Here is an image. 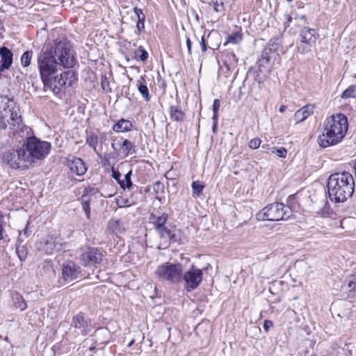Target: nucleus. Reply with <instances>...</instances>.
<instances>
[{
    "label": "nucleus",
    "mask_w": 356,
    "mask_h": 356,
    "mask_svg": "<svg viewBox=\"0 0 356 356\" xmlns=\"http://www.w3.org/2000/svg\"><path fill=\"white\" fill-rule=\"evenodd\" d=\"M9 126V136L19 138L23 141L21 147L10 149L2 155L3 163L13 169L26 170L38 161L44 159L49 153L51 145L34 136L31 129L23 122L19 106L14 99L8 95L0 96V130Z\"/></svg>",
    "instance_id": "obj_1"
},
{
    "label": "nucleus",
    "mask_w": 356,
    "mask_h": 356,
    "mask_svg": "<svg viewBox=\"0 0 356 356\" xmlns=\"http://www.w3.org/2000/svg\"><path fill=\"white\" fill-rule=\"evenodd\" d=\"M38 68L44 88H52L59 66L72 68L76 59L71 43L64 37L49 42L37 57Z\"/></svg>",
    "instance_id": "obj_2"
},
{
    "label": "nucleus",
    "mask_w": 356,
    "mask_h": 356,
    "mask_svg": "<svg viewBox=\"0 0 356 356\" xmlns=\"http://www.w3.org/2000/svg\"><path fill=\"white\" fill-rule=\"evenodd\" d=\"M328 196L332 202H343L352 197L355 191L353 175L346 171L331 174L327 181Z\"/></svg>",
    "instance_id": "obj_3"
},
{
    "label": "nucleus",
    "mask_w": 356,
    "mask_h": 356,
    "mask_svg": "<svg viewBox=\"0 0 356 356\" xmlns=\"http://www.w3.org/2000/svg\"><path fill=\"white\" fill-rule=\"evenodd\" d=\"M348 128V119L344 114L337 113L327 118L323 131L318 138L319 145L325 148L338 144L344 138Z\"/></svg>",
    "instance_id": "obj_4"
},
{
    "label": "nucleus",
    "mask_w": 356,
    "mask_h": 356,
    "mask_svg": "<svg viewBox=\"0 0 356 356\" xmlns=\"http://www.w3.org/2000/svg\"><path fill=\"white\" fill-rule=\"evenodd\" d=\"M292 215L289 206L280 202H275L266 206L257 213L258 219L262 220H286Z\"/></svg>",
    "instance_id": "obj_5"
},
{
    "label": "nucleus",
    "mask_w": 356,
    "mask_h": 356,
    "mask_svg": "<svg viewBox=\"0 0 356 356\" xmlns=\"http://www.w3.org/2000/svg\"><path fill=\"white\" fill-rule=\"evenodd\" d=\"M168 218V214L165 213L159 215L152 214L149 218V222L153 224L160 238L163 240L165 244H170L177 242L178 236L165 226Z\"/></svg>",
    "instance_id": "obj_6"
},
{
    "label": "nucleus",
    "mask_w": 356,
    "mask_h": 356,
    "mask_svg": "<svg viewBox=\"0 0 356 356\" xmlns=\"http://www.w3.org/2000/svg\"><path fill=\"white\" fill-rule=\"evenodd\" d=\"M182 271V264L179 263H165L158 266L155 273L162 280H165L172 284H179L181 282Z\"/></svg>",
    "instance_id": "obj_7"
},
{
    "label": "nucleus",
    "mask_w": 356,
    "mask_h": 356,
    "mask_svg": "<svg viewBox=\"0 0 356 356\" xmlns=\"http://www.w3.org/2000/svg\"><path fill=\"white\" fill-rule=\"evenodd\" d=\"M78 258L84 266H97L102 261L103 255L97 248L82 247L77 250Z\"/></svg>",
    "instance_id": "obj_8"
},
{
    "label": "nucleus",
    "mask_w": 356,
    "mask_h": 356,
    "mask_svg": "<svg viewBox=\"0 0 356 356\" xmlns=\"http://www.w3.org/2000/svg\"><path fill=\"white\" fill-rule=\"evenodd\" d=\"M203 272L202 270L192 266L184 273L182 272L181 282L187 291L196 289L202 281Z\"/></svg>",
    "instance_id": "obj_9"
},
{
    "label": "nucleus",
    "mask_w": 356,
    "mask_h": 356,
    "mask_svg": "<svg viewBox=\"0 0 356 356\" xmlns=\"http://www.w3.org/2000/svg\"><path fill=\"white\" fill-rule=\"evenodd\" d=\"M53 79H55L52 88H50L54 92L57 89L60 90L63 86H70L76 81V76L72 70H68L60 73V75L54 76Z\"/></svg>",
    "instance_id": "obj_10"
},
{
    "label": "nucleus",
    "mask_w": 356,
    "mask_h": 356,
    "mask_svg": "<svg viewBox=\"0 0 356 356\" xmlns=\"http://www.w3.org/2000/svg\"><path fill=\"white\" fill-rule=\"evenodd\" d=\"M61 278L66 282H70L79 278V267L73 261L64 262L61 266Z\"/></svg>",
    "instance_id": "obj_11"
},
{
    "label": "nucleus",
    "mask_w": 356,
    "mask_h": 356,
    "mask_svg": "<svg viewBox=\"0 0 356 356\" xmlns=\"http://www.w3.org/2000/svg\"><path fill=\"white\" fill-rule=\"evenodd\" d=\"M72 326L78 335L85 336L92 330V325L89 319L86 318L81 313L73 318Z\"/></svg>",
    "instance_id": "obj_12"
},
{
    "label": "nucleus",
    "mask_w": 356,
    "mask_h": 356,
    "mask_svg": "<svg viewBox=\"0 0 356 356\" xmlns=\"http://www.w3.org/2000/svg\"><path fill=\"white\" fill-rule=\"evenodd\" d=\"M62 246V243L58 238L50 236L40 242V249L46 254H51L54 251H60Z\"/></svg>",
    "instance_id": "obj_13"
},
{
    "label": "nucleus",
    "mask_w": 356,
    "mask_h": 356,
    "mask_svg": "<svg viewBox=\"0 0 356 356\" xmlns=\"http://www.w3.org/2000/svg\"><path fill=\"white\" fill-rule=\"evenodd\" d=\"M67 165L72 172L79 176L84 175L87 170L84 161L75 156L67 159Z\"/></svg>",
    "instance_id": "obj_14"
},
{
    "label": "nucleus",
    "mask_w": 356,
    "mask_h": 356,
    "mask_svg": "<svg viewBox=\"0 0 356 356\" xmlns=\"http://www.w3.org/2000/svg\"><path fill=\"white\" fill-rule=\"evenodd\" d=\"M1 68L8 70L13 63V54L6 47L0 48Z\"/></svg>",
    "instance_id": "obj_15"
},
{
    "label": "nucleus",
    "mask_w": 356,
    "mask_h": 356,
    "mask_svg": "<svg viewBox=\"0 0 356 356\" xmlns=\"http://www.w3.org/2000/svg\"><path fill=\"white\" fill-rule=\"evenodd\" d=\"M314 33V29L304 28L300 33L301 42L307 44L309 47L313 46L316 40Z\"/></svg>",
    "instance_id": "obj_16"
},
{
    "label": "nucleus",
    "mask_w": 356,
    "mask_h": 356,
    "mask_svg": "<svg viewBox=\"0 0 356 356\" xmlns=\"http://www.w3.org/2000/svg\"><path fill=\"white\" fill-rule=\"evenodd\" d=\"M314 108V106L311 104H308L302 107L295 113L294 120L296 122H303L313 113Z\"/></svg>",
    "instance_id": "obj_17"
},
{
    "label": "nucleus",
    "mask_w": 356,
    "mask_h": 356,
    "mask_svg": "<svg viewBox=\"0 0 356 356\" xmlns=\"http://www.w3.org/2000/svg\"><path fill=\"white\" fill-rule=\"evenodd\" d=\"M136 86L138 92L146 102H149L151 99L149 89L147 86V83L145 77L141 76L136 81Z\"/></svg>",
    "instance_id": "obj_18"
},
{
    "label": "nucleus",
    "mask_w": 356,
    "mask_h": 356,
    "mask_svg": "<svg viewBox=\"0 0 356 356\" xmlns=\"http://www.w3.org/2000/svg\"><path fill=\"white\" fill-rule=\"evenodd\" d=\"M118 145L122 148L125 156L136 153L134 144L127 139L120 138L118 141Z\"/></svg>",
    "instance_id": "obj_19"
},
{
    "label": "nucleus",
    "mask_w": 356,
    "mask_h": 356,
    "mask_svg": "<svg viewBox=\"0 0 356 356\" xmlns=\"http://www.w3.org/2000/svg\"><path fill=\"white\" fill-rule=\"evenodd\" d=\"M314 212L322 217H327L332 214V210L328 202L325 200H323L318 203Z\"/></svg>",
    "instance_id": "obj_20"
},
{
    "label": "nucleus",
    "mask_w": 356,
    "mask_h": 356,
    "mask_svg": "<svg viewBox=\"0 0 356 356\" xmlns=\"http://www.w3.org/2000/svg\"><path fill=\"white\" fill-rule=\"evenodd\" d=\"M132 122L128 120L121 119L113 126V130L115 132H126L132 129Z\"/></svg>",
    "instance_id": "obj_21"
},
{
    "label": "nucleus",
    "mask_w": 356,
    "mask_h": 356,
    "mask_svg": "<svg viewBox=\"0 0 356 356\" xmlns=\"http://www.w3.org/2000/svg\"><path fill=\"white\" fill-rule=\"evenodd\" d=\"M170 115L171 120L176 122H182L184 119L185 113L179 106L172 105L170 107Z\"/></svg>",
    "instance_id": "obj_22"
},
{
    "label": "nucleus",
    "mask_w": 356,
    "mask_h": 356,
    "mask_svg": "<svg viewBox=\"0 0 356 356\" xmlns=\"http://www.w3.org/2000/svg\"><path fill=\"white\" fill-rule=\"evenodd\" d=\"M108 228L115 234H122L124 231L123 223L120 220L113 218L108 221Z\"/></svg>",
    "instance_id": "obj_23"
},
{
    "label": "nucleus",
    "mask_w": 356,
    "mask_h": 356,
    "mask_svg": "<svg viewBox=\"0 0 356 356\" xmlns=\"http://www.w3.org/2000/svg\"><path fill=\"white\" fill-rule=\"evenodd\" d=\"M91 195L88 191H86L81 197V203L82 209L84 211L86 216L88 218L90 216V203L91 201Z\"/></svg>",
    "instance_id": "obj_24"
},
{
    "label": "nucleus",
    "mask_w": 356,
    "mask_h": 356,
    "mask_svg": "<svg viewBox=\"0 0 356 356\" xmlns=\"http://www.w3.org/2000/svg\"><path fill=\"white\" fill-rule=\"evenodd\" d=\"M132 175V171H129L125 175L124 178L123 179H121L118 181V184H120V187L123 189L125 188H131L133 186L132 181L131 179V177Z\"/></svg>",
    "instance_id": "obj_25"
},
{
    "label": "nucleus",
    "mask_w": 356,
    "mask_h": 356,
    "mask_svg": "<svg viewBox=\"0 0 356 356\" xmlns=\"http://www.w3.org/2000/svg\"><path fill=\"white\" fill-rule=\"evenodd\" d=\"M230 0H216L212 1V5L214 10L217 13H223L225 10V5L229 2Z\"/></svg>",
    "instance_id": "obj_26"
},
{
    "label": "nucleus",
    "mask_w": 356,
    "mask_h": 356,
    "mask_svg": "<svg viewBox=\"0 0 356 356\" xmlns=\"http://www.w3.org/2000/svg\"><path fill=\"white\" fill-rule=\"evenodd\" d=\"M33 53L31 50L26 51L21 56V64L24 67L31 65Z\"/></svg>",
    "instance_id": "obj_27"
},
{
    "label": "nucleus",
    "mask_w": 356,
    "mask_h": 356,
    "mask_svg": "<svg viewBox=\"0 0 356 356\" xmlns=\"http://www.w3.org/2000/svg\"><path fill=\"white\" fill-rule=\"evenodd\" d=\"M16 253L20 261H24L26 259L28 254V250L25 245L21 243L16 246Z\"/></svg>",
    "instance_id": "obj_28"
},
{
    "label": "nucleus",
    "mask_w": 356,
    "mask_h": 356,
    "mask_svg": "<svg viewBox=\"0 0 356 356\" xmlns=\"http://www.w3.org/2000/svg\"><path fill=\"white\" fill-rule=\"evenodd\" d=\"M135 58L141 61H145L148 58V53L143 46H140L134 52Z\"/></svg>",
    "instance_id": "obj_29"
},
{
    "label": "nucleus",
    "mask_w": 356,
    "mask_h": 356,
    "mask_svg": "<svg viewBox=\"0 0 356 356\" xmlns=\"http://www.w3.org/2000/svg\"><path fill=\"white\" fill-rule=\"evenodd\" d=\"M204 188V185L199 181H193L192 184L193 195L194 197L200 196L202 190Z\"/></svg>",
    "instance_id": "obj_30"
},
{
    "label": "nucleus",
    "mask_w": 356,
    "mask_h": 356,
    "mask_svg": "<svg viewBox=\"0 0 356 356\" xmlns=\"http://www.w3.org/2000/svg\"><path fill=\"white\" fill-rule=\"evenodd\" d=\"M241 39L242 35L239 32L232 33L227 36L225 44L227 43L237 44L241 40Z\"/></svg>",
    "instance_id": "obj_31"
},
{
    "label": "nucleus",
    "mask_w": 356,
    "mask_h": 356,
    "mask_svg": "<svg viewBox=\"0 0 356 356\" xmlns=\"http://www.w3.org/2000/svg\"><path fill=\"white\" fill-rule=\"evenodd\" d=\"M153 191L154 193L156 195V198L157 200H161V197L159 196V194L163 193L164 192V185L161 181H156L153 184Z\"/></svg>",
    "instance_id": "obj_32"
},
{
    "label": "nucleus",
    "mask_w": 356,
    "mask_h": 356,
    "mask_svg": "<svg viewBox=\"0 0 356 356\" xmlns=\"http://www.w3.org/2000/svg\"><path fill=\"white\" fill-rule=\"evenodd\" d=\"M356 87L350 86L348 89H346L341 95V98L347 99V98H355L356 97Z\"/></svg>",
    "instance_id": "obj_33"
},
{
    "label": "nucleus",
    "mask_w": 356,
    "mask_h": 356,
    "mask_svg": "<svg viewBox=\"0 0 356 356\" xmlns=\"http://www.w3.org/2000/svg\"><path fill=\"white\" fill-rule=\"evenodd\" d=\"M98 138L95 135H90L86 140V143L97 152V144Z\"/></svg>",
    "instance_id": "obj_34"
},
{
    "label": "nucleus",
    "mask_w": 356,
    "mask_h": 356,
    "mask_svg": "<svg viewBox=\"0 0 356 356\" xmlns=\"http://www.w3.org/2000/svg\"><path fill=\"white\" fill-rule=\"evenodd\" d=\"M136 203V201L130 200L129 199H122L117 202L118 207H127L135 204Z\"/></svg>",
    "instance_id": "obj_35"
},
{
    "label": "nucleus",
    "mask_w": 356,
    "mask_h": 356,
    "mask_svg": "<svg viewBox=\"0 0 356 356\" xmlns=\"http://www.w3.org/2000/svg\"><path fill=\"white\" fill-rule=\"evenodd\" d=\"M134 11L137 19V22H144L145 16L143 14L142 10L136 7L134 8Z\"/></svg>",
    "instance_id": "obj_36"
},
{
    "label": "nucleus",
    "mask_w": 356,
    "mask_h": 356,
    "mask_svg": "<svg viewBox=\"0 0 356 356\" xmlns=\"http://www.w3.org/2000/svg\"><path fill=\"white\" fill-rule=\"evenodd\" d=\"M220 99H214L213 104V117H214L215 119L218 118V112L220 108Z\"/></svg>",
    "instance_id": "obj_37"
},
{
    "label": "nucleus",
    "mask_w": 356,
    "mask_h": 356,
    "mask_svg": "<svg viewBox=\"0 0 356 356\" xmlns=\"http://www.w3.org/2000/svg\"><path fill=\"white\" fill-rule=\"evenodd\" d=\"M261 144V140L258 138H254L250 140L249 142V147L251 149H257Z\"/></svg>",
    "instance_id": "obj_38"
},
{
    "label": "nucleus",
    "mask_w": 356,
    "mask_h": 356,
    "mask_svg": "<svg viewBox=\"0 0 356 356\" xmlns=\"http://www.w3.org/2000/svg\"><path fill=\"white\" fill-rule=\"evenodd\" d=\"M101 86L104 90L106 92L111 91V88H109V82L106 76L102 77Z\"/></svg>",
    "instance_id": "obj_39"
},
{
    "label": "nucleus",
    "mask_w": 356,
    "mask_h": 356,
    "mask_svg": "<svg viewBox=\"0 0 356 356\" xmlns=\"http://www.w3.org/2000/svg\"><path fill=\"white\" fill-rule=\"evenodd\" d=\"M4 216L0 212V241L3 238L5 230L3 229Z\"/></svg>",
    "instance_id": "obj_40"
},
{
    "label": "nucleus",
    "mask_w": 356,
    "mask_h": 356,
    "mask_svg": "<svg viewBox=\"0 0 356 356\" xmlns=\"http://www.w3.org/2000/svg\"><path fill=\"white\" fill-rule=\"evenodd\" d=\"M275 154L280 158H285L286 156L287 151L284 147H280L276 149Z\"/></svg>",
    "instance_id": "obj_41"
},
{
    "label": "nucleus",
    "mask_w": 356,
    "mask_h": 356,
    "mask_svg": "<svg viewBox=\"0 0 356 356\" xmlns=\"http://www.w3.org/2000/svg\"><path fill=\"white\" fill-rule=\"evenodd\" d=\"M145 29V24H144V22H137V24H136V31H135V33L138 35L140 34Z\"/></svg>",
    "instance_id": "obj_42"
},
{
    "label": "nucleus",
    "mask_w": 356,
    "mask_h": 356,
    "mask_svg": "<svg viewBox=\"0 0 356 356\" xmlns=\"http://www.w3.org/2000/svg\"><path fill=\"white\" fill-rule=\"evenodd\" d=\"M112 177L118 181V182L120 180L121 174L119 171L115 170L113 168H112Z\"/></svg>",
    "instance_id": "obj_43"
},
{
    "label": "nucleus",
    "mask_w": 356,
    "mask_h": 356,
    "mask_svg": "<svg viewBox=\"0 0 356 356\" xmlns=\"http://www.w3.org/2000/svg\"><path fill=\"white\" fill-rule=\"evenodd\" d=\"M273 326V323L270 321L266 320L264 323V328L266 332H268L269 328Z\"/></svg>",
    "instance_id": "obj_44"
},
{
    "label": "nucleus",
    "mask_w": 356,
    "mask_h": 356,
    "mask_svg": "<svg viewBox=\"0 0 356 356\" xmlns=\"http://www.w3.org/2000/svg\"><path fill=\"white\" fill-rule=\"evenodd\" d=\"M284 24L286 26H289V24L292 21V17L291 16H290L289 14H285L284 15Z\"/></svg>",
    "instance_id": "obj_45"
},
{
    "label": "nucleus",
    "mask_w": 356,
    "mask_h": 356,
    "mask_svg": "<svg viewBox=\"0 0 356 356\" xmlns=\"http://www.w3.org/2000/svg\"><path fill=\"white\" fill-rule=\"evenodd\" d=\"M356 286V282L353 280H348V288L350 289V291L354 290Z\"/></svg>",
    "instance_id": "obj_46"
},
{
    "label": "nucleus",
    "mask_w": 356,
    "mask_h": 356,
    "mask_svg": "<svg viewBox=\"0 0 356 356\" xmlns=\"http://www.w3.org/2000/svg\"><path fill=\"white\" fill-rule=\"evenodd\" d=\"M200 44H201V47H202V51L203 52H205L207 49V46L206 44V42H205V40H204V38L203 36L201 38Z\"/></svg>",
    "instance_id": "obj_47"
},
{
    "label": "nucleus",
    "mask_w": 356,
    "mask_h": 356,
    "mask_svg": "<svg viewBox=\"0 0 356 356\" xmlns=\"http://www.w3.org/2000/svg\"><path fill=\"white\" fill-rule=\"evenodd\" d=\"M268 61H269L268 57L266 56H264V54L261 56V58L259 60L261 65H264V64L268 63Z\"/></svg>",
    "instance_id": "obj_48"
},
{
    "label": "nucleus",
    "mask_w": 356,
    "mask_h": 356,
    "mask_svg": "<svg viewBox=\"0 0 356 356\" xmlns=\"http://www.w3.org/2000/svg\"><path fill=\"white\" fill-rule=\"evenodd\" d=\"M212 120H213V127H212V130H213V132H216V129H217V124H218V118H216L215 120V118L213 117L212 118Z\"/></svg>",
    "instance_id": "obj_49"
},
{
    "label": "nucleus",
    "mask_w": 356,
    "mask_h": 356,
    "mask_svg": "<svg viewBox=\"0 0 356 356\" xmlns=\"http://www.w3.org/2000/svg\"><path fill=\"white\" fill-rule=\"evenodd\" d=\"M186 45H187V49H188V53L191 54V41L189 38H187L186 39Z\"/></svg>",
    "instance_id": "obj_50"
},
{
    "label": "nucleus",
    "mask_w": 356,
    "mask_h": 356,
    "mask_svg": "<svg viewBox=\"0 0 356 356\" xmlns=\"http://www.w3.org/2000/svg\"><path fill=\"white\" fill-rule=\"evenodd\" d=\"M115 140H113V143H111V147L115 153L118 154L119 149L116 147V143H115Z\"/></svg>",
    "instance_id": "obj_51"
},
{
    "label": "nucleus",
    "mask_w": 356,
    "mask_h": 356,
    "mask_svg": "<svg viewBox=\"0 0 356 356\" xmlns=\"http://www.w3.org/2000/svg\"><path fill=\"white\" fill-rule=\"evenodd\" d=\"M286 109V106H284V105H282L280 107L279 111H280V113H283L284 111H285Z\"/></svg>",
    "instance_id": "obj_52"
},
{
    "label": "nucleus",
    "mask_w": 356,
    "mask_h": 356,
    "mask_svg": "<svg viewBox=\"0 0 356 356\" xmlns=\"http://www.w3.org/2000/svg\"><path fill=\"white\" fill-rule=\"evenodd\" d=\"M26 303L25 302H22V305H20V307H21V310H24L26 308Z\"/></svg>",
    "instance_id": "obj_53"
},
{
    "label": "nucleus",
    "mask_w": 356,
    "mask_h": 356,
    "mask_svg": "<svg viewBox=\"0 0 356 356\" xmlns=\"http://www.w3.org/2000/svg\"><path fill=\"white\" fill-rule=\"evenodd\" d=\"M134 343V340L132 339L129 343H128V347H131Z\"/></svg>",
    "instance_id": "obj_54"
},
{
    "label": "nucleus",
    "mask_w": 356,
    "mask_h": 356,
    "mask_svg": "<svg viewBox=\"0 0 356 356\" xmlns=\"http://www.w3.org/2000/svg\"><path fill=\"white\" fill-rule=\"evenodd\" d=\"M308 51V49L307 48H302V49L301 50V53L304 54L305 52H307Z\"/></svg>",
    "instance_id": "obj_55"
},
{
    "label": "nucleus",
    "mask_w": 356,
    "mask_h": 356,
    "mask_svg": "<svg viewBox=\"0 0 356 356\" xmlns=\"http://www.w3.org/2000/svg\"><path fill=\"white\" fill-rule=\"evenodd\" d=\"M95 348H96L95 346H92L89 348V350L93 351L94 350H95Z\"/></svg>",
    "instance_id": "obj_56"
},
{
    "label": "nucleus",
    "mask_w": 356,
    "mask_h": 356,
    "mask_svg": "<svg viewBox=\"0 0 356 356\" xmlns=\"http://www.w3.org/2000/svg\"><path fill=\"white\" fill-rule=\"evenodd\" d=\"M301 19H305V15H302V16L301 17Z\"/></svg>",
    "instance_id": "obj_57"
},
{
    "label": "nucleus",
    "mask_w": 356,
    "mask_h": 356,
    "mask_svg": "<svg viewBox=\"0 0 356 356\" xmlns=\"http://www.w3.org/2000/svg\"><path fill=\"white\" fill-rule=\"evenodd\" d=\"M288 1H292L293 0H287Z\"/></svg>",
    "instance_id": "obj_58"
}]
</instances>
